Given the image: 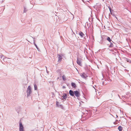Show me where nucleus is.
Returning a JSON list of instances; mask_svg holds the SVG:
<instances>
[{
    "instance_id": "1",
    "label": "nucleus",
    "mask_w": 131,
    "mask_h": 131,
    "mask_svg": "<svg viewBox=\"0 0 131 131\" xmlns=\"http://www.w3.org/2000/svg\"><path fill=\"white\" fill-rule=\"evenodd\" d=\"M32 93V91L31 87L30 86H28L27 90V96L29 97L30 96V94Z\"/></svg>"
},
{
    "instance_id": "2",
    "label": "nucleus",
    "mask_w": 131,
    "mask_h": 131,
    "mask_svg": "<svg viewBox=\"0 0 131 131\" xmlns=\"http://www.w3.org/2000/svg\"><path fill=\"white\" fill-rule=\"evenodd\" d=\"M77 63L79 66H82V59L79 58L78 57L77 58Z\"/></svg>"
},
{
    "instance_id": "3",
    "label": "nucleus",
    "mask_w": 131,
    "mask_h": 131,
    "mask_svg": "<svg viewBox=\"0 0 131 131\" xmlns=\"http://www.w3.org/2000/svg\"><path fill=\"white\" fill-rule=\"evenodd\" d=\"M19 131H24V127L21 122L19 123Z\"/></svg>"
},
{
    "instance_id": "4",
    "label": "nucleus",
    "mask_w": 131,
    "mask_h": 131,
    "mask_svg": "<svg viewBox=\"0 0 131 131\" xmlns=\"http://www.w3.org/2000/svg\"><path fill=\"white\" fill-rule=\"evenodd\" d=\"M74 94L75 96L77 97H79L80 95V93L77 91H74Z\"/></svg>"
},
{
    "instance_id": "5",
    "label": "nucleus",
    "mask_w": 131,
    "mask_h": 131,
    "mask_svg": "<svg viewBox=\"0 0 131 131\" xmlns=\"http://www.w3.org/2000/svg\"><path fill=\"white\" fill-rule=\"evenodd\" d=\"M105 36V38H106L107 40L109 41L110 42H113L114 43L113 41H112L110 37L106 36Z\"/></svg>"
},
{
    "instance_id": "6",
    "label": "nucleus",
    "mask_w": 131,
    "mask_h": 131,
    "mask_svg": "<svg viewBox=\"0 0 131 131\" xmlns=\"http://www.w3.org/2000/svg\"><path fill=\"white\" fill-rule=\"evenodd\" d=\"M69 93L70 95L72 96H74V92L72 90H70L69 91Z\"/></svg>"
},
{
    "instance_id": "7",
    "label": "nucleus",
    "mask_w": 131,
    "mask_h": 131,
    "mask_svg": "<svg viewBox=\"0 0 131 131\" xmlns=\"http://www.w3.org/2000/svg\"><path fill=\"white\" fill-rule=\"evenodd\" d=\"M80 75L82 78H86V75L84 73H81Z\"/></svg>"
},
{
    "instance_id": "8",
    "label": "nucleus",
    "mask_w": 131,
    "mask_h": 131,
    "mask_svg": "<svg viewBox=\"0 0 131 131\" xmlns=\"http://www.w3.org/2000/svg\"><path fill=\"white\" fill-rule=\"evenodd\" d=\"M63 94V95L62 96L63 99L66 100L67 98V95L66 93H64Z\"/></svg>"
},
{
    "instance_id": "9",
    "label": "nucleus",
    "mask_w": 131,
    "mask_h": 131,
    "mask_svg": "<svg viewBox=\"0 0 131 131\" xmlns=\"http://www.w3.org/2000/svg\"><path fill=\"white\" fill-rule=\"evenodd\" d=\"M58 61L60 62L61 61L62 59V57L59 54H58Z\"/></svg>"
},
{
    "instance_id": "10",
    "label": "nucleus",
    "mask_w": 131,
    "mask_h": 131,
    "mask_svg": "<svg viewBox=\"0 0 131 131\" xmlns=\"http://www.w3.org/2000/svg\"><path fill=\"white\" fill-rule=\"evenodd\" d=\"M79 34L82 37H83L84 36V34L81 31L79 32Z\"/></svg>"
},
{
    "instance_id": "11",
    "label": "nucleus",
    "mask_w": 131,
    "mask_h": 131,
    "mask_svg": "<svg viewBox=\"0 0 131 131\" xmlns=\"http://www.w3.org/2000/svg\"><path fill=\"white\" fill-rule=\"evenodd\" d=\"M71 86L72 87L74 88H75L77 86L73 82H72L71 83Z\"/></svg>"
},
{
    "instance_id": "12",
    "label": "nucleus",
    "mask_w": 131,
    "mask_h": 131,
    "mask_svg": "<svg viewBox=\"0 0 131 131\" xmlns=\"http://www.w3.org/2000/svg\"><path fill=\"white\" fill-rule=\"evenodd\" d=\"M112 42H110V44L108 46L109 48H112L113 47L114 45Z\"/></svg>"
},
{
    "instance_id": "13",
    "label": "nucleus",
    "mask_w": 131,
    "mask_h": 131,
    "mask_svg": "<svg viewBox=\"0 0 131 131\" xmlns=\"http://www.w3.org/2000/svg\"><path fill=\"white\" fill-rule=\"evenodd\" d=\"M118 129L119 130V131H122L123 128L121 126H119L118 127Z\"/></svg>"
},
{
    "instance_id": "14",
    "label": "nucleus",
    "mask_w": 131,
    "mask_h": 131,
    "mask_svg": "<svg viewBox=\"0 0 131 131\" xmlns=\"http://www.w3.org/2000/svg\"><path fill=\"white\" fill-rule=\"evenodd\" d=\"M3 60L5 62H7V59H10V58H7L6 57H4L3 58Z\"/></svg>"
},
{
    "instance_id": "15",
    "label": "nucleus",
    "mask_w": 131,
    "mask_h": 131,
    "mask_svg": "<svg viewBox=\"0 0 131 131\" xmlns=\"http://www.w3.org/2000/svg\"><path fill=\"white\" fill-rule=\"evenodd\" d=\"M34 90H37V86L36 84H34Z\"/></svg>"
},
{
    "instance_id": "16",
    "label": "nucleus",
    "mask_w": 131,
    "mask_h": 131,
    "mask_svg": "<svg viewBox=\"0 0 131 131\" xmlns=\"http://www.w3.org/2000/svg\"><path fill=\"white\" fill-rule=\"evenodd\" d=\"M62 78L64 81H65L66 80V77L64 75L62 76Z\"/></svg>"
},
{
    "instance_id": "17",
    "label": "nucleus",
    "mask_w": 131,
    "mask_h": 131,
    "mask_svg": "<svg viewBox=\"0 0 131 131\" xmlns=\"http://www.w3.org/2000/svg\"><path fill=\"white\" fill-rule=\"evenodd\" d=\"M27 11V10H26V8L25 7H24V12L26 13Z\"/></svg>"
},
{
    "instance_id": "18",
    "label": "nucleus",
    "mask_w": 131,
    "mask_h": 131,
    "mask_svg": "<svg viewBox=\"0 0 131 131\" xmlns=\"http://www.w3.org/2000/svg\"><path fill=\"white\" fill-rule=\"evenodd\" d=\"M34 44L35 46L36 47H37V46L35 43V41L34 40Z\"/></svg>"
},
{
    "instance_id": "19",
    "label": "nucleus",
    "mask_w": 131,
    "mask_h": 131,
    "mask_svg": "<svg viewBox=\"0 0 131 131\" xmlns=\"http://www.w3.org/2000/svg\"><path fill=\"white\" fill-rule=\"evenodd\" d=\"M126 61L128 62H130V60H129L128 59H126Z\"/></svg>"
},
{
    "instance_id": "20",
    "label": "nucleus",
    "mask_w": 131,
    "mask_h": 131,
    "mask_svg": "<svg viewBox=\"0 0 131 131\" xmlns=\"http://www.w3.org/2000/svg\"><path fill=\"white\" fill-rule=\"evenodd\" d=\"M59 103L57 101L56 102V105L58 106V104Z\"/></svg>"
},
{
    "instance_id": "21",
    "label": "nucleus",
    "mask_w": 131,
    "mask_h": 131,
    "mask_svg": "<svg viewBox=\"0 0 131 131\" xmlns=\"http://www.w3.org/2000/svg\"><path fill=\"white\" fill-rule=\"evenodd\" d=\"M109 9L110 10V12H111V7H109Z\"/></svg>"
},
{
    "instance_id": "22",
    "label": "nucleus",
    "mask_w": 131,
    "mask_h": 131,
    "mask_svg": "<svg viewBox=\"0 0 131 131\" xmlns=\"http://www.w3.org/2000/svg\"><path fill=\"white\" fill-rule=\"evenodd\" d=\"M36 48L37 49V50H38V51H39V48H38V47L37 46V47H36Z\"/></svg>"
},
{
    "instance_id": "23",
    "label": "nucleus",
    "mask_w": 131,
    "mask_h": 131,
    "mask_svg": "<svg viewBox=\"0 0 131 131\" xmlns=\"http://www.w3.org/2000/svg\"><path fill=\"white\" fill-rule=\"evenodd\" d=\"M3 55H2V56H1V58H2V57H3Z\"/></svg>"
},
{
    "instance_id": "24",
    "label": "nucleus",
    "mask_w": 131,
    "mask_h": 131,
    "mask_svg": "<svg viewBox=\"0 0 131 131\" xmlns=\"http://www.w3.org/2000/svg\"><path fill=\"white\" fill-rule=\"evenodd\" d=\"M110 12V14H111V15H113V14H112V11H111V12Z\"/></svg>"
},
{
    "instance_id": "25",
    "label": "nucleus",
    "mask_w": 131,
    "mask_h": 131,
    "mask_svg": "<svg viewBox=\"0 0 131 131\" xmlns=\"http://www.w3.org/2000/svg\"><path fill=\"white\" fill-rule=\"evenodd\" d=\"M32 38L33 39V41H34V40L35 41V38Z\"/></svg>"
},
{
    "instance_id": "26",
    "label": "nucleus",
    "mask_w": 131,
    "mask_h": 131,
    "mask_svg": "<svg viewBox=\"0 0 131 131\" xmlns=\"http://www.w3.org/2000/svg\"><path fill=\"white\" fill-rule=\"evenodd\" d=\"M114 124H115V122H114Z\"/></svg>"
},
{
    "instance_id": "27",
    "label": "nucleus",
    "mask_w": 131,
    "mask_h": 131,
    "mask_svg": "<svg viewBox=\"0 0 131 131\" xmlns=\"http://www.w3.org/2000/svg\"><path fill=\"white\" fill-rule=\"evenodd\" d=\"M60 106H62V105H60Z\"/></svg>"
},
{
    "instance_id": "28",
    "label": "nucleus",
    "mask_w": 131,
    "mask_h": 131,
    "mask_svg": "<svg viewBox=\"0 0 131 131\" xmlns=\"http://www.w3.org/2000/svg\"><path fill=\"white\" fill-rule=\"evenodd\" d=\"M113 15V16H115V15H114V14H113V15Z\"/></svg>"
},
{
    "instance_id": "29",
    "label": "nucleus",
    "mask_w": 131,
    "mask_h": 131,
    "mask_svg": "<svg viewBox=\"0 0 131 131\" xmlns=\"http://www.w3.org/2000/svg\"><path fill=\"white\" fill-rule=\"evenodd\" d=\"M116 117H118V116L116 115Z\"/></svg>"
}]
</instances>
